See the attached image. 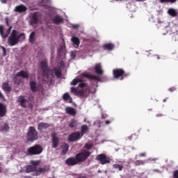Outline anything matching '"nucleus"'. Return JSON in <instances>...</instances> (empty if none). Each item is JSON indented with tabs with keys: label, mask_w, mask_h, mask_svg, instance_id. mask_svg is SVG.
<instances>
[{
	"label": "nucleus",
	"mask_w": 178,
	"mask_h": 178,
	"mask_svg": "<svg viewBox=\"0 0 178 178\" xmlns=\"http://www.w3.org/2000/svg\"><path fill=\"white\" fill-rule=\"evenodd\" d=\"M83 136L79 132H75L72 134H70L68 136V141L69 142H74L76 140H79Z\"/></svg>",
	"instance_id": "9d476101"
},
{
	"label": "nucleus",
	"mask_w": 178,
	"mask_h": 178,
	"mask_svg": "<svg viewBox=\"0 0 178 178\" xmlns=\"http://www.w3.org/2000/svg\"><path fill=\"white\" fill-rule=\"evenodd\" d=\"M62 147H63V154H66L69 149V145L67 144H63Z\"/></svg>",
	"instance_id": "2f4dec72"
},
{
	"label": "nucleus",
	"mask_w": 178,
	"mask_h": 178,
	"mask_svg": "<svg viewBox=\"0 0 178 178\" xmlns=\"http://www.w3.org/2000/svg\"><path fill=\"white\" fill-rule=\"evenodd\" d=\"M90 155V153L88 151H82L79 154L76 155V159L77 160L78 163L80 162L85 161Z\"/></svg>",
	"instance_id": "6e6552de"
},
{
	"label": "nucleus",
	"mask_w": 178,
	"mask_h": 178,
	"mask_svg": "<svg viewBox=\"0 0 178 178\" xmlns=\"http://www.w3.org/2000/svg\"><path fill=\"white\" fill-rule=\"evenodd\" d=\"M17 102L20 104V106L23 108H26V100L23 96L17 97Z\"/></svg>",
	"instance_id": "aec40b11"
},
{
	"label": "nucleus",
	"mask_w": 178,
	"mask_h": 178,
	"mask_svg": "<svg viewBox=\"0 0 178 178\" xmlns=\"http://www.w3.org/2000/svg\"><path fill=\"white\" fill-rule=\"evenodd\" d=\"M25 40V34L23 33H19L18 31L13 29L10 32L8 38V44L10 47H15L17 45L19 42H22Z\"/></svg>",
	"instance_id": "f03ea898"
},
{
	"label": "nucleus",
	"mask_w": 178,
	"mask_h": 178,
	"mask_svg": "<svg viewBox=\"0 0 178 178\" xmlns=\"http://www.w3.org/2000/svg\"><path fill=\"white\" fill-rule=\"evenodd\" d=\"M0 172H1V168H0Z\"/></svg>",
	"instance_id": "5fc2aeb1"
},
{
	"label": "nucleus",
	"mask_w": 178,
	"mask_h": 178,
	"mask_svg": "<svg viewBox=\"0 0 178 178\" xmlns=\"http://www.w3.org/2000/svg\"><path fill=\"white\" fill-rule=\"evenodd\" d=\"M58 50L60 54H63V53L65 52V47L64 46H62V47H59Z\"/></svg>",
	"instance_id": "58836bf2"
},
{
	"label": "nucleus",
	"mask_w": 178,
	"mask_h": 178,
	"mask_svg": "<svg viewBox=\"0 0 178 178\" xmlns=\"http://www.w3.org/2000/svg\"><path fill=\"white\" fill-rule=\"evenodd\" d=\"M114 44H106L103 45L104 49H106L107 51H112V49L114 48Z\"/></svg>",
	"instance_id": "c85d7f7f"
},
{
	"label": "nucleus",
	"mask_w": 178,
	"mask_h": 178,
	"mask_svg": "<svg viewBox=\"0 0 178 178\" xmlns=\"http://www.w3.org/2000/svg\"><path fill=\"white\" fill-rule=\"evenodd\" d=\"M7 0H1V3H6Z\"/></svg>",
	"instance_id": "3c124183"
},
{
	"label": "nucleus",
	"mask_w": 178,
	"mask_h": 178,
	"mask_svg": "<svg viewBox=\"0 0 178 178\" xmlns=\"http://www.w3.org/2000/svg\"><path fill=\"white\" fill-rule=\"evenodd\" d=\"M163 102H166V100H165V99H164V100H163Z\"/></svg>",
	"instance_id": "864d4df0"
},
{
	"label": "nucleus",
	"mask_w": 178,
	"mask_h": 178,
	"mask_svg": "<svg viewBox=\"0 0 178 178\" xmlns=\"http://www.w3.org/2000/svg\"><path fill=\"white\" fill-rule=\"evenodd\" d=\"M1 88L2 90L7 93L10 92L11 91V88L9 86V84L8 83H3L1 85Z\"/></svg>",
	"instance_id": "4be33fe9"
},
{
	"label": "nucleus",
	"mask_w": 178,
	"mask_h": 178,
	"mask_svg": "<svg viewBox=\"0 0 178 178\" xmlns=\"http://www.w3.org/2000/svg\"><path fill=\"white\" fill-rule=\"evenodd\" d=\"M0 48L2 49L3 56L6 55V49L4 47L0 46Z\"/></svg>",
	"instance_id": "ea45409f"
},
{
	"label": "nucleus",
	"mask_w": 178,
	"mask_h": 178,
	"mask_svg": "<svg viewBox=\"0 0 178 178\" xmlns=\"http://www.w3.org/2000/svg\"><path fill=\"white\" fill-rule=\"evenodd\" d=\"M65 163L67 165H75L76 164H78V161L76 159V158H68L66 161H65Z\"/></svg>",
	"instance_id": "2eb2a0df"
},
{
	"label": "nucleus",
	"mask_w": 178,
	"mask_h": 178,
	"mask_svg": "<svg viewBox=\"0 0 178 178\" xmlns=\"http://www.w3.org/2000/svg\"><path fill=\"white\" fill-rule=\"evenodd\" d=\"M43 151L42 146L39 145H35L34 146L30 147L27 149L26 153L29 156H35L40 154Z\"/></svg>",
	"instance_id": "423d86ee"
},
{
	"label": "nucleus",
	"mask_w": 178,
	"mask_h": 178,
	"mask_svg": "<svg viewBox=\"0 0 178 178\" xmlns=\"http://www.w3.org/2000/svg\"><path fill=\"white\" fill-rule=\"evenodd\" d=\"M38 138V131L33 127H30L27 132V140L31 142L37 140Z\"/></svg>",
	"instance_id": "0eeeda50"
},
{
	"label": "nucleus",
	"mask_w": 178,
	"mask_h": 178,
	"mask_svg": "<svg viewBox=\"0 0 178 178\" xmlns=\"http://www.w3.org/2000/svg\"><path fill=\"white\" fill-rule=\"evenodd\" d=\"M113 73L115 79H120V80H123V75L124 74V71L123 70H113Z\"/></svg>",
	"instance_id": "9b49d317"
},
{
	"label": "nucleus",
	"mask_w": 178,
	"mask_h": 178,
	"mask_svg": "<svg viewBox=\"0 0 178 178\" xmlns=\"http://www.w3.org/2000/svg\"><path fill=\"white\" fill-rule=\"evenodd\" d=\"M49 170V168L48 166H45L44 168H38L33 165L26 166V172L27 173L33 172L34 175H36V176H39L41 175V173H44Z\"/></svg>",
	"instance_id": "20e7f679"
},
{
	"label": "nucleus",
	"mask_w": 178,
	"mask_h": 178,
	"mask_svg": "<svg viewBox=\"0 0 178 178\" xmlns=\"http://www.w3.org/2000/svg\"><path fill=\"white\" fill-rule=\"evenodd\" d=\"M79 178H86V177H80Z\"/></svg>",
	"instance_id": "603ef678"
},
{
	"label": "nucleus",
	"mask_w": 178,
	"mask_h": 178,
	"mask_svg": "<svg viewBox=\"0 0 178 178\" xmlns=\"http://www.w3.org/2000/svg\"><path fill=\"white\" fill-rule=\"evenodd\" d=\"M71 41L74 47V48H79V44H80V40L77 37L73 36L71 38Z\"/></svg>",
	"instance_id": "a211bd4d"
},
{
	"label": "nucleus",
	"mask_w": 178,
	"mask_h": 178,
	"mask_svg": "<svg viewBox=\"0 0 178 178\" xmlns=\"http://www.w3.org/2000/svg\"><path fill=\"white\" fill-rule=\"evenodd\" d=\"M113 168L118 169L119 171H122L123 169L122 165H118V164H114L113 165Z\"/></svg>",
	"instance_id": "c9c22d12"
},
{
	"label": "nucleus",
	"mask_w": 178,
	"mask_h": 178,
	"mask_svg": "<svg viewBox=\"0 0 178 178\" xmlns=\"http://www.w3.org/2000/svg\"><path fill=\"white\" fill-rule=\"evenodd\" d=\"M29 18V22L31 24H37L39 19V15L36 13H31L30 14Z\"/></svg>",
	"instance_id": "f8f14e48"
},
{
	"label": "nucleus",
	"mask_w": 178,
	"mask_h": 178,
	"mask_svg": "<svg viewBox=\"0 0 178 178\" xmlns=\"http://www.w3.org/2000/svg\"><path fill=\"white\" fill-rule=\"evenodd\" d=\"M175 90H176V88H175V87H172V88H169V91H170V92H173V91H175Z\"/></svg>",
	"instance_id": "49530a36"
},
{
	"label": "nucleus",
	"mask_w": 178,
	"mask_h": 178,
	"mask_svg": "<svg viewBox=\"0 0 178 178\" xmlns=\"http://www.w3.org/2000/svg\"><path fill=\"white\" fill-rule=\"evenodd\" d=\"M16 76L18 77H22V79H28L29 73L24 71H20L19 72L17 73Z\"/></svg>",
	"instance_id": "bb28decb"
},
{
	"label": "nucleus",
	"mask_w": 178,
	"mask_h": 178,
	"mask_svg": "<svg viewBox=\"0 0 178 178\" xmlns=\"http://www.w3.org/2000/svg\"><path fill=\"white\" fill-rule=\"evenodd\" d=\"M65 113L70 115L74 116L76 115V111L72 107H66Z\"/></svg>",
	"instance_id": "dca6fc26"
},
{
	"label": "nucleus",
	"mask_w": 178,
	"mask_h": 178,
	"mask_svg": "<svg viewBox=\"0 0 178 178\" xmlns=\"http://www.w3.org/2000/svg\"><path fill=\"white\" fill-rule=\"evenodd\" d=\"M6 113V107L3 104H0V118L4 117Z\"/></svg>",
	"instance_id": "393cba45"
},
{
	"label": "nucleus",
	"mask_w": 178,
	"mask_h": 178,
	"mask_svg": "<svg viewBox=\"0 0 178 178\" xmlns=\"http://www.w3.org/2000/svg\"><path fill=\"white\" fill-rule=\"evenodd\" d=\"M6 23L8 26L7 29H5L4 26L0 25V35L2 38H6L8 37L9 34L10 35V32L13 26L9 25L8 19L6 18Z\"/></svg>",
	"instance_id": "39448f33"
},
{
	"label": "nucleus",
	"mask_w": 178,
	"mask_h": 178,
	"mask_svg": "<svg viewBox=\"0 0 178 178\" xmlns=\"http://www.w3.org/2000/svg\"><path fill=\"white\" fill-rule=\"evenodd\" d=\"M168 13L170 14L172 16H176V10H175L174 9H169L168 10Z\"/></svg>",
	"instance_id": "e433bc0d"
},
{
	"label": "nucleus",
	"mask_w": 178,
	"mask_h": 178,
	"mask_svg": "<svg viewBox=\"0 0 178 178\" xmlns=\"http://www.w3.org/2000/svg\"><path fill=\"white\" fill-rule=\"evenodd\" d=\"M3 99V96L1 92H0V99Z\"/></svg>",
	"instance_id": "09e8293b"
},
{
	"label": "nucleus",
	"mask_w": 178,
	"mask_h": 178,
	"mask_svg": "<svg viewBox=\"0 0 178 178\" xmlns=\"http://www.w3.org/2000/svg\"><path fill=\"white\" fill-rule=\"evenodd\" d=\"M51 0H42L41 5L46 7L50 6Z\"/></svg>",
	"instance_id": "7c9ffc66"
},
{
	"label": "nucleus",
	"mask_w": 178,
	"mask_h": 178,
	"mask_svg": "<svg viewBox=\"0 0 178 178\" xmlns=\"http://www.w3.org/2000/svg\"><path fill=\"white\" fill-rule=\"evenodd\" d=\"M83 80L80 78H76L73 79L71 82V86H76L78 83H80L79 88H76L72 87L70 88V92L75 96L80 98H86L90 95V93L93 94L96 92V86L89 88L86 83L82 82Z\"/></svg>",
	"instance_id": "f257e3e1"
},
{
	"label": "nucleus",
	"mask_w": 178,
	"mask_h": 178,
	"mask_svg": "<svg viewBox=\"0 0 178 178\" xmlns=\"http://www.w3.org/2000/svg\"><path fill=\"white\" fill-rule=\"evenodd\" d=\"M52 147L57 148L59 144V139L57 137V134L54 133L51 134Z\"/></svg>",
	"instance_id": "ddd939ff"
},
{
	"label": "nucleus",
	"mask_w": 178,
	"mask_h": 178,
	"mask_svg": "<svg viewBox=\"0 0 178 178\" xmlns=\"http://www.w3.org/2000/svg\"><path fill=\"white\" fill-rule=\"evenodd\" d=\"M70 56L72 59H74L75 56H76V53L74 51H72L70 53Z\"/></svg>",
	"instance_id": "79ce46f5"
},
{
	"label": "nucleus",
	"mask_w": 178,
	"mask_h": 178,
	"mask_svg": "<svg viewBox=\"0 0 178 178\" xmlns=\"http://www.w3.org/2000/svg\"><path fill=\"white\" fill-rule=\"evenodd\" d=\"M40 67L42 71V76H43V80L45 81H51L52 79H54V71H51L47 67V63L45 61L40 63Z\"/></svg>",
	"instance_id": "7ed1b4c3"
},
{
	"label": "nucleus",
	"mask_w": 178,
	"mask_h": 178,
	"mask_svg": "<svg viewBox=\"0 0 178 178\" xmlns=\"http://www.w3.org/2000/svg\"><path fill=\"white\" fill-rule=\"evenodd\" d=\"M89 130V128L87 125H83L81 128V136H83Z\"/></svg>",
	"instance_id": "cd10ccee"
},
{
	"label": "nucleus",
	"mask_w": 178,
	"mask_h": 178,
	"mask_svg": "<svg viewBox=\"0 0 178 178\" xmlns=\"http://www.w3.org/2000/svg\"><path fill=\"white\" fill-rule=\"evenodd\" d=\"M85 147H86V149H90V148L92 147V145H88V144H86V145H85Z\"/></svg>",
	"instance_id": "a18cd8bd"
},
{
	"label": "nucleus",
	"mask_w": 178,
	"mask_h": 178,
	"mask_svg": "<svg viewBox=\"0 0 178 178\" xmlns=\"http://www.w3.org/2000/svg\"><path fill=\"white\" fill-rule=\"evenodd\" d=\"M64 66H65L64 63L60 62L59 68H54V73L55 76H56V77H61L60 69H62V67H64Z\"/></svg>",
	"instance_id": "4468645a"
},
{
	"label": "nucleus",
	"mask_w": 178,
	"mask_h": 178,
	"mask_svg": "<svg viewBox=\"0 0 178 178\" xmlns=\"http://www.w3.org/2000/svg\"><path fill=\"white\" fill-rule=\"evenodd\" d=\"M97 160L99 161L102 165L110 163V159L107 158L104 154L98 155L97 156Z\"/></svg>",
	"instance_id": "1a4fd4ad"
},
{
	"label": "nucleus",
	"mask_w": 178,
	"mask_h": 178,
	"mask_svg": "<svg viewBox=\"0 0 178 178\" xmlns=\"http://www.w3.org/2000/svg\"><path fill=\"white\" fill-rule=\"evenodd\" d=\"M50 127L48 123L42 122L38 124V129L40 131H42L43 129H47Z\"/></svg>",
	"instance_id": "b1692460"
},
{
	"label": "nucleus",
	"mask_w": 178,
	"mask_h": 178,
	"mask_svg": "<svg viewBox=\"0 0 178 178\" xmlns=\"http://www.w3.org/2000/svg\"><path fill=\"white\" fill-rule=\"evenodd\" d=\"M35 40V32H31L29 35V41L31 42V44H33V42Z\"/></svg>",
	"instance_id": "c756f323"
},
{
	"label": "nucleus",
	"mask_w": 178,
	"mask_h": 178,
	"mask_svg": "<svg viewBox=\"0 0 178 178\" xmlns=\"http://www.w3.org/2000/svg\"><path fill=\"white\" fill-rule=\"evenodd\" d=\"M77 126V121L74 120H72L70 123L69 124V127L70 128H74L75 127Z\"/></svg>",
	"instance_id": "72a5a7b5"
},
{
	"label": "nucleus",
	"mask_w": 178,
	"mask_h": 178,
	"mask_svg": "<svg viewBox=\"0 0 178 178\" xmlns=\"http://www.w3.org/2000/svg\"><path fill=\"white\" fill-rule=\"evenodd\" d=\"M105 124H106V125H108V124H111V121H109V120H106Z\"/></svg>",
	"instance_id": "de8ad7c7"
},
{
	"label": "nucleus",
	"mask_w": 178,
	"mask_h": 178,
	"mask_svg": "<svg viewBox=\"0 0 178 178\" xmlns=\"http://www.w3.org/2000/svg\"><path fill=\"white\" fill-rule=\"evenodd\" d=\"M161 3L171 2L174 3L176 0H160Z\"/></svg>",
	"instance_id": "a19ab883"
},
{
	"label": "nucleus",
	"mask_w": 178,
	"mask_h": 178,
	"mask_svg": "<svg viewBox=\"0 0 178 178\" xmlns=\"http://www.w3.org/2000/svg\"><path fill=\"white\" fill-rule=\"evenodd\" d=\"M52 20L55 24H58L63 22V18L61 17L60 15H56V16L54 17Z\"/></svg>",
	"instance_id": "a878e982"
},
{
	"label": "nucleus",
	"mask_w": 178,
	"mask_h": 178,
	"mask_svg": "<svg viewBox=\"0 0 178 178\" xmlns=\"http://www.w3.org/2000/svg\"><path fill=\"white\" fill-rule=\"evenodd\" d=\"M140 156H145V153L140 154Z\"/></svg>",
	"instance_id": "8fccbe9b"
},
{
	"label": "nucleus",
	"mask_w": 178,
	"mask_h": 178,
	"mask_svg": "<svg viewBox=\"0 0 178 178\" xmlns=\"http://www.w3.org/2000/svg\"><path fill=\"white\" fill-rule=\"evenodd\" d=\"M30 163L33 165V167H36L40 164V161H31Z\"/></svg>",
	"instance_id": "4c0bfd02"
},
{
	"label": "nucleus",
	"mask_w": 178,
	"mask_h": 178,
	"mask_svg": "<svg viewBox=\"0 0 178 178\" xmlns=\"http://www.w3.org/2000/svg\"><path fill=\"white\" fill-rule=\"evenodd\" d=\"M71 26L73 29H78L79 27V24H72Z\"/></svg>",
	"instance_id": "c03bdc74"
},
{
	"label": "nucleus",
	"mask_w": 178,
	"mask_h": 178,
	"mask_svg": "<svg viewBox=\"0 0 178 178\" xmlns=\"http://www.w3.org/2000/svg\"><path fill=\"white\" fill-rule=\"evenodd\" d=\"M9 131V126L8 124H3V126L1 128V131L3 133H6Z\"/></svg>",
	"instance_id": "f704fd0d"
},
{
	"label": "nucleus",
	"mask_w": 178,
	"mask_h": 178,
	"mask_svg": "<svg viewBox=\"0 0 178 178\" xmlns=\"http://www.w3.org/2000/svg\"><path fill=\"white\" fill-rule=\"evenodd\" d=\"M26 7L24 6V5L17 6L14 8V11L17 13H24L25 11H26Z\"/></svg>",
	"instance_id": "f3484780"
},
{
	"label": "nucleus",
	"mask_w": 178,
	"mask_h": 178,
	"mask_svg": "<svg viewBox=\"0 0 178 178\" xmlns=\"http://www.w3.org/2000/svg\"><path fill=\"white\" fill-rule=\"evenodd\" d=\"M31 89L33 92L36 91V83L34 81L30 82Z\"/></svg>",
	"instance_id": "473e14b6"
},
{
	"label": "nucleus",
	"mask_w": 178,
	"mask_h": 178,
	"mask_svg": "<svg viewBox=\"0 0 178 178\" xmlns=\"http://www.w3.org/2000/svg\"><path fill=\"white\" fill-rule=\"evenodd\" d=\"M173 176L174 178H178V170L174 172Z\"/></svg>",
	"instance_id": "37998d69"
},
{
	"label": "nucleus",
	"mask_w": 178,
	"mask_h": 178,
	"mask_svg": "<svg viewBox=\"0 0 178 178\" xmlns=\"http://www.w3.org/2000/svg\"><path fill=\"white\" fill-rule=\"evenodd\" d=\"M63 99L66 103H72L73 99L72 97L70 95L69 93H65L63 96Z\"/></svg>",
	"instance_id": "6ab92c4d"
},
{
	"label": "nucleus",
	"mask_w": 178,
	"mask_h": 178,
	"mask_svg": "<svg viewBox=\"0 0 178 178\" xmlns=\"http://www.w3.org/2000/svg\"><path fill=\"white\" fill-rule=\"evenodd\" d=\"M94 70L98 74H103L104 73V70H102V65L100 63L96 64L94 67Z\"/></svg>",
	"instance_id": "412c9836"
},
{
	"label": "nucleus",
	"mask_w": 178,
	"mask_h": 178,
	"mask_svg": "<svg viewBox=\"0 0 178 178\" xmlns=\"http://www.w3.org/2000/svg\"><path fill=\"white\" fill-rule=\"evenodd\" d=\"M82 77H86V79H89L90 80H98V78L95 75H90L87 74L86 72H83L81 74Z\"/></svg>",
	"instance_id": "5701e85b"
}]
</instances>
